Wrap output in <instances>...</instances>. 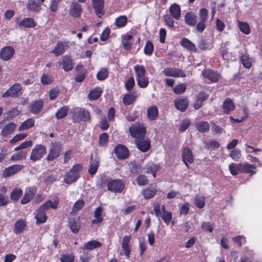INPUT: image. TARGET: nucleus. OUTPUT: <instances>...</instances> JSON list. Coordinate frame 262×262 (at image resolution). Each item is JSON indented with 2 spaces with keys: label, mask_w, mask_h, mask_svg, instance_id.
Returning <instances> with one entry per match:
<instances>
[{
  "label": "nucleus",
  "mask_w": 262,
  "mask_h": 262,
  "mask_svg": "<svg viewBox=\"0 0 262 262\" xmlns=\"http://www.w3.org/2000/svg\"><path fill=\"white\" fill-rule=\"evenodd\" d=\"M230 156L234 161H238L242 155L240 150L238 148H235L231 151Z\"/></svg>",
  "instance_id": "54"
},
{
  "label": "nucleus",
  "mask_w": 262,
  "mask_h": 262,
  "mask_svg": "<svg viewBox=\"0 0 262 262\" xmlns=\"http://www.w3.org/2000/svg\"><path fill=\"white\" fill-rule=\"evenodd\" d=\"M41 82L42 84L48 85L52 83L53 81L52 77L47 74H44L41 77Z\"/></svg>",
  "instance_id": "58"
},
{
  "label": "nucleus",
  "mask_w": 262,
  "mask_h": 262,
  "mask_svg": "<svg viewBox=\"0 0 262 262\" xmlns=\"http://www.w3.org/2000/svg\"><path fill=\"white\" fill-rule=\"evenodd\" d=\"M133 36L130 34H126L122 36V42L123 48L126 50H129L132 47L131 40Z\"/></svg>",
  "instance_id": "31"
},
{
  "label": "nucleus",
  "mask_w": 262,
  "mask_h": 262,
  "mask_svg": "<svg viewBox=\"0 0 262 262\" xmlns=\"http://www.w3.org/2000/svg\"><path fill=\"white\" fill-rule=\"evenodd\" d=\"M72 118L74 122H86L90 120L91 115L89 112L82 108H76L73 111Z\"/></svg>",
  "instance_id": "1"
},
{
  "label": "nucleus",
  "mask_w": 262,
  "mask_h": 262,
  "mask_svg": "<svg viewBox=\"0 0 262 262\" xmlns=\"http://www.w3.org/2000/svg\"><path fill=\"white\" fill-rule=\"evenodd\" d=\"M200 20L206 21L208 16V11L206 8H201L199 11Z\"/></svg>",
  "instance_id": "60"
},
{
  "label": "nucleus",
  "mask_w": 262,
  "mask_h": 262,
  "mask_svg": "<svg viewBox=\"0 0 262 262\" xmlns=\"http://www.w3.org/2000/svg\"><path fill=\"white\" fill-rule=\"evenodd\" d=\"M241 61L245 68L250 69L251 67L252 63L248 54H245L242 55Z\"/></svg>",
  "instance_id": "47"
},
{
  "label": "nucleus",
  "mask_w": 262,
  "mask_h": 262,
  "mask_svg": "<svg viewBox=\"0 0 262 262\" xmlns=\"http://www.w3.org/2000/svg\"><path fill=\"white\" fill-rule=\"evenodd\" d=\"M190 121L189 119H185L182 121L180 124L179 130L181 132L185 131L190 125Z\"/></svg>",
  "instance_id": "63"
},
{
  "label": "nucleus",
  "mask_w": 262,
  "mask_h": 262,
  "mask_svg": "<svg viewBox=\"0 0 262 262\" xmlns=\"http://www.w3.org/2000/svg\"><path fill=\"white\" fill-rule=\"evenodd\" d=\"M108 140V135L106 133H103L99 136V143L100 145L104 146L107 142Z\"/></svg>",
  "instance_id": "61"
},
{
  "label": "nucleus",
  "mask_w": 262,
  "mask_h": 262,
  "mask_svg": "<svg viewBox=\"0 0 262 262\" xmlns=\"http://www.w3.org/2000/svg\"><path fill=\"white\" fill-rule=\"evenodd\" d=\"M15 21L20 27L33 28L36 25L34 19L32 18L27 17L22 20H19L18 18H16Z\"/></svg>",
  "instance_id": "18"
},
{
  "label": "nucleus",
  "mask_w": 262,
  "mask_h": 262,
  "mask_svg": "<svg viewBox=\"0 0 262 262\" xmlns=\"http://www.w3.org/2000/svg\"><path fill=\"white\" fill-rule=\"evenodd\" d=\"M196 128L200 133H206L209 132L210 125L207 121H201L196 124Z\"/></svg>",
  "instance_id": "40"
},
{
  "label": "nucleus",
  "mask_w": 262,
  "mask_h": 262,
  "mask_svg": "<svg viewBox=\"0 0 262 262\" xmlns=\"http://www.w3.org/2000/svg\"><path fill=\"white\" fill-rule=\"evenodd\" d=\"M36 192V188L35 186L27 187L23 199L21 201V204H26L34 197Z\"/></svg>",
  "instance_id": "14"
},
{
  "label": "nucleus",
  "mask_w": 262,
  "mask_h": 262,
  "mask_svg": "<svg viewBox=\"0 0 262 262\" xmlns=\"http://www.w3.org/2000/svg\"><path fill=\"white\" fill-rule=\"evenodd\" d=\"M103 209L101 207H98L94 211V219L92 221L93 224L101 223L103 221Z\"/></svg>",
  "instance_id": "24"
},
{
  "label": "nucleus",
  "mask_w": 262,
  "mask_h": 262,
  "mask_svg": "<svg viewBox=\"0 0 262 262\" xmlns=\"http://www.w3.org/2000/svg\"><path fill=\"white\" fill-rule=\"evenodd\" d=\"M101 90L99 88H96L90 92L88 98L90 100H96L101 96Z\"/></svg>",
  "instance_id": "41"
},
{
  "label": "nucleus",
  "mask_w": 262,
  "mask_h": 262,
  "mask_svg": "<svg viewBox=\"0 0 262 262\" xmlns=\"http://www.w3.org/2000/svg\"><path fill=\"white\" fill-rule=\"evenodd\" d=\"M99 160L96 158L91 162L88 170L89 173L91 174H95L99 167Z\"/></svg>",
  "instance_id": "44"
},
{
  "label": "nucleus",
  "mask_w": 262,
  "mask_h": 262,
  "mask_svg": "<svg viewBox=\"0 0 262 262\" xmlns=\"http://www.w3.org/2000/svg\"><path fill=\"white\" fill-rule=\"evenodd\" d=\"M202 75L204 78L207 79L211 82H216L220 78V74L212 70H205L202 72Z\"/></svg>",
  "instance_id": "9"
},
{
  "label": "nucleus",
  "mask_w": 262,
  "mask_h": 262,
  "mask_svg": "<svg viewBox=\"0 0 262 262\" xmlns=\"http://www.w3.org/2000/svg\"><path fill=\"white\" fill-rule=\"evenodd\" d=\"M182 157L183 162L189 168L188 163H192L194 160L191 150L188 147H184L182 150Z\"/></svg>",
  "instance_id": "11"
},
{
  "label": "nucleus",
  "mask_w": 262,
  "mask_h": 262,
  "mask_svg": "<svg viewBox=\"0 0 262 262\" xmlns=\"http://www.w3.org/2000/svg\"><path fill=\"white\" fill-rule=\"evenodd\" d=\"M181 45L189 51L192 52L196 51L195 45L187 38H183L181 42Z\"/></svg>",
  "instance_id": "28"
},
{
  "label": "nucleus",
  "mask_w": 262,
  "mask_h": 262,
  "mask_svg": "<svg viewBox=\"0 0 262 262\" xmlns=\"http://www.w3.org/2000/svg\"><path fill=\"white\" fill-rule=\"evenodd\" d=\"M60 150L61 147L60 145L57 143H53L46 159L48 161H52L59 156Z\"/></svg>",
  "instance_id": "15"
},
{
  "label": "nucleus",
  "mask_w": 262,
  "mask_h": 262,
  "mask_svg": "<svg viewBox=\"0 0 262 262\" xmlns=\"http://www.w3.org/2000/svg\"><path fill=\"white\" fill-rule=\"evenodd\" d=\"M242 172L250 173L251 175L255 173L254 170L256 168V167L252 164H250L248 162H245L243 164L242 163Z\"/></svg>",
  "instance_id": "33"
},
{
  "label": "nucleus",
  "mask_w": 262,
  "mask_h": 262,
  "mask_svg": "<svg viewBox=\"0 0 262 262\" xmlns=\"http://www.w3.org/2000/svg\"><path fill=\"white\" fill-rule=\"evenodd\" d=\"M47 148L42 144H36L32 148L30 156V159L33 161L40 160L46 154Z\"/></svg>",
  "instance_id": "2"
},
{
  "label": "nucleus",
  "mask_w": 262,
  "mask_h": 262,
  "mask_svg": "<svg viewBox=\"0 0 262 262\" xmlns=\"http://www.w3.org/2000/svg\"><path fill=\"white\" fill-rule=\"evenodd\" d=\"M241 166L242 163L235 164L232 163L229 167L230 173L232 175L235 176L237 174L238 172H242Z\"/></svg>",
  "instance_id": "42"
},
{
  "label": "nucleus",
  "mask_w": 262,
  "mask_h": 262,
  "mask_svg": "<svg viewBox=\"0 0 262 262\" xmlns=\"http://www.w3.org/2000/svg\"><path fill=\"white\" fill-rule=\"evenodd\" d=\"M23 167L22 165L18 164L10 166L4 169L2 173V177L4 178L11 177L23 168Z\"/></svg>",
  "instance_id": "13"
},
{
  "label": "nucleus",
  "mask_w": 262,
  "mask_h": 262,
  "mask_svg": "<svg viewBox=\"0 0 262 262\" xmlns=\"http://www.w3.org/2000/svg\"><path fill=\"white\" fill-rule=\"evenodd\" d=\"M84 206V201L82 200H79L75 202L74 204L72 212L71 213L72 216H77L76 215V212L81 210Z\"/></svg>",
  "instance_id": "46"
},
{
  "label": "nucleus",
  "mask_w": 262,
  "mask_h": 262,
  "mask_svg": "<svg viewBox=\"0 0 262 262\" xmlns=\"http://www.w3.org/2000/svg\"><path fill=\"white\" fill-rule=\"evenodd\" d=\"M21 89L22 88L20 84L15 83L3 94L2 97H16L19 96Z\"/></svg>",
  "instance_id": "6"
},
{
  "label": "nucleus",
  "mask_w": 262,
  "mask_h": 262,
  "mask_svg": "<svg viewBox=\"0 0 262 262\" xmlns=\"http://www.w3.org/2000/svg\"><path fill=\"white\" fill-rule=\"evenodd\" d=\"M166 208L165 205H161L159 202H156L154 204V210L156 217L160 218L162 216V213L165 211Z\"/></svg>",
  "instance_id": "35"
},
{
  "label": "nucleus",
  "mask_w": 262,
  "mask_h": 262,
  "mask_svg": "<svg viewBox=\"0 0 262 262\" xmlns=\"http://www.w3.org/2000/svg\"><path fill=\"white\" fill-rule=\"evenodd\" d=\"M93 5L96 14L98 17H101L104 14L103 12L104 7V0H93Z\"/></svg>",
  "instance_id": "19"
},
{
  "label": "nucleus",
  "mask_w": 262,
  "mask_h": 262,
  "mask_svg": "<svg viewBox=\"0 0 262 262\" xmlns=\"http://www.w3.org/2000/svg\"><path fill=\"white\" fill-rule=\"evenodd\" d=\"M237 26L240 31L246 35H248L251 32L249 24L246 22L237 21Z\"/></svg>",
  "instance_id": "39"
},
{
  "label": "nucleus",
  "mask_w": 262,
  "mask_h": 262,
  "mask_svg": "<svg viewBox=\"0 0 262 262\" xmlns=\"http://www.w3.org/2000/svg\"><path fill=\"white\" fill-rule=\"evenodd\" d=\"M35 120L33 118H29L23 122L18 127L19 131L25 130L32 127L34 125Z\"/></svg>",
  "instance_id": "36"
},
{
  "label": "nucleus",
  "mask_w": 262,
  "mask_h": 262,
  "mask_svg": "<svg viewBox=\"0 0 262 262\" xmlns=\"http://www.w3.org/2000/svg\"><path fill=\"white\" fill-rule=\"evenodd\" d=\"M235 106L230 98H226L223 103V110L225 114H228L235 110Z\"/></svg>",
  "instance_id": "23"
},
{
  "label": "nucleus",
  "mask_w": 262,
  "mask_h": 262,
  "mask_svg": "<svg viewBox=\"0 0 262 262\" xmlns=\"http://www.w3.org/2000/svg\"><path fill=\"white\" fill-rule=\"evenodd\" d=\"M124 188V184L121 180L111 179L108 181L107 189L111 192L120 193L122 191Z\"/></svg>",
  "instance_id": "5"
},
{
  "label": "nucleus",
  "mask_w": 262,
  "mask_h": 262,
  "mask_svg": "<svg viewBox=\"0 0 262 262\" xmlns=\"http://www.w3.org/2000/svg\"><path fill=\"white\" fill-rule=\"evenodd\" d=\"M108 75V72L106 69H102L97 74V78L99 80L105 79Z\"/></svg>",
  "instance_id": "59"
},
{
  "label": "nucleus",
  "mask_w": 262,
  "mask_h": 262,
  "mask_svg": "<svg viewBox=\"0 0 262 262\" xmlns=\"http://www.w3.org/2000/svg\"><path fill=\"white\" fill-rule=\"evenodd\" d=\"M27 136V134H18L15 136L12 139H11L10 141V142L11 144L15 143L17 142H18L23 139H24Z\"/></svg>",
  "instance_id": "64"
},
{
  "label": "nucleus",
  "mask_w": 262,
  "mask_h": 262,
  "mask_svg": "<svg viewBox=\"0 0 262 262\" xmlns=\"http://www.w3.org/2000/svg\"><path fill=\"white\" fill-rule=\"evenodd\" d=\"M82 166L80 164H75L67 173V184H71L77 181L80 176L79 172L82 170Z\"/></svg>",
  "instance_id": "3"
},
{
  "label": "nucleus",
  "mask_w": 262,
  "mask_h": 262,
  "mask_svg": "<svg viewBox=\"0 0 262 262\" xmlns=\"http://www.w3.org/2000/svg\"><path fill=\"white\" fill-rule=\"evenodd\" d=\"M185 21L189 26H195L197 23L198 17L193 12H188L185 15Z\"/></svg>",
  "instance_id": "21"
},
{
  "label": "nucleus",
  "mask_w": 262,
  "mask_h": 262,
  "mask_svg": "<svg viewBox=\"0 0 262 262\" xmlns=\"http://www.w3.org/2000/svg\"><path fill=\"white\" fill-rule=\"evenodd\" d=\"M138 149L142 152L147 151L150 147V142L149 139L142 137L136 139L135 141Z\"/></svg>",
  "instance_id": "7"
},
{
  "label": "nucleus",
  "mask_w": 262,
  "mask_h": 262,
  "mask_svg": "<svg viewBox=\"0 0 262 262\" xmlns=\"http://www.w3.org/2000/svg\"><path fill=\"white\" fill-rule=\"evenodd\" d=\"M64 51V46L63 43L58 42L55 49L52 51L56 56H59L63 54Z\"/></svg>",
  "instance_id": "51"
},
{
  "label": "nucleus",
  "mask_w": 262,
  "mask_h": 262,
  "mask_svg": "<svg viewBox=\"0 0 262 262\" xmlns=\"http://www.w3.org/2000/svg\"><path fill=\"white\" fill-rule=\"evenodd\" d=\"M43 102L41 100H36L30 105V112L34 114L40 112L43 107Z\"/></svg>",
  "instance_id": "30"
},
{
  "label": "nucleus",
  "mask_w": 262,
  "mask_h": 262,
  "mask_svg": "<svg viewBox=\"0 0 262 262\" xmlns=\"http://www.w3.org/2000/svg\"><path fill=\"white\" fill-rule=\"evenodd\" d=\"M134 71L136 73V78L145 75V68L143 65L136 64L134 67Z\"/></svg>",
  "instance_id": "43"
},
{
  "label": "nucleus",
  "mask_w": 262,
  "mask_h": 262,
  "mask_svg": "<svg viewBox=\"0 0 262 262\" xmlns=\"http://www.w3.org/2000/svg\"><path fill=\"white\" fill-rule=\"evenodd\" d=\"M135 86V80L133 77H129L125 83V88L126 91H131Z\"/></svg>",
  "instance_id": "57"
},
{
  "label": "nucleus",
  "mask_w": 262,
  "mask_h": 262,
  "mask_svg": "<svg viewBox=\"0 0 262 262\" xmlns=\"http://www.w3.org/2000/svg\"><path fill=\"white\" fill-rule=\"evenodd\" d=\"M14 49L11 46H6L0 51V58L4 61L10 60L14 55Z\"/></svg>",
  "instance_id": "12"
},
{
  "label": "nucleus",
  "mask_w": 262,
  "mask_h": 262,
  "mask_svg": "<svg viewBox=\"0 0 262 262\" xmlns=\"http://www.w3.org/2000/svg\"><path fill=\"white\" fill-rule=\"evenodd\" d=\"M23 194V190L20 189H15L10 194V199L14 201H17Z\"/></svg>",
  "instance_id": "50"
},
{
  "label": "nucleus",
  "mask_w": 262,
  "mask_h": 262,
  "mask_svg": "<svg viewBox=\"0 0 262 262\" xmlns=\"http://www.w3.org/2000/svg\"><path fill=\"white\" fill-rule=\"evenodd\" d=\"M16 124L14 122H11L6 125L2 129L1 135L3 137L7 136L11 134L16 128Z\"/></svg>",
  "instance_id": "27"
},
{
  "label": "nucleus",
  "mask_w": 262,
  "mask_h": 262,
  "mask_svg": "<svg viewBox=\"0 0 262 262\" xmlns=\"http://www.w3.org/2000/svg\"><path fill=\"white\" fill-rule=\"evenodd\" d=\"M159 116V110L157 106L152 105L147 110V117L150 121L156 120Z\"/></svg>",
  "instance_id": "20"
},
{
  "label": "nucleus",
  "mask_w": 262,
  "mask_h": 262,
  "mask_svg": "<svg viewBox=\"0 0 262 262\" xmlns=\"http://www.w3.org/2000/svg\"><path fill=\"white\" fill-rule=\"evenodd\" d=\"M69 227L72 232L77 233L78 232L80 228V223L79 219L78 216H74L73 218L70 217L69 218Z\"/></svg>",
  "instance_id": "16"
},
{
  "label": "nucleus",
  "mask_w": 262,
  "mask_h": 262,
  "mask_svg": "<svg viewBox=\"0 0 262 262\" xmlns=\"http://www.w3.org/2000/svg\"><path fill=\"white\" fill-rule=\"evenodd\" d=\"M138 85L141 88H146L149 83L148 78L145 75L136 78Z\"/></svg>",
  "instance_id": "45"
},
{
  "label": "nucleus",
  "mask_w": 262,
  "mask_h": 262,
  "mask_svg": "<svg viewBox=\"0 0 262 262\" xmlns=\"http://www.w3.org/2000/svg\"><path fill=\"white\" fill-rule=\"evenodd\" d=\"M189 102L186 98L180 97L176 99L174 101V104L176 107L183 112L188 107Z\"/></svg>",
  "instance_id": "17"
},
{
  "label": "nucleus",
  "mask_w": 262,
  "mask_h": 262,
  "mask_svg": "<svg viewBox=\"0 0 262 262\" xmlns=\"http://www.w3.org/2000/svg\"><path fill=\"white\" fill-rule=\"evenodd\" d=\"M154 50V46L153 44L150 41H148L146 42L144 49V52L146 55H151L152 53Z\"/></svg>",
  "instance_id": "55"
},
{
  "label": "nucleus",
  "mask_w": 262,
  "mask_h": 262,
  "mask_svg": "<svg viewBox=\"0 0 262 262\" xmlns=\"http://www.w3.org/2000/svg\"><path fill=\"white\" fill-rule=\"evenodd\" d=\"M161 217L165 224L168 225L172 220V215L171 212L165 210V211L162 212Z\"/></svg>",
  "instance_id": "53"
},
{
  "label": "nucleus",
  "mask_w": 262,
  "mask_h": 262,
  "mask_svg": "<svg viewBox=\"0 0 262 262\" xmlns=\"http://www.w3.org/2000/svg\"><path fill=\"white\" fill-rule=\"evenodd\" d=\"M186 90V84L185 83H181L176 85L173 89V92L177 95L183 94Z\"/></svg>",
  "instance_id": "52"
},
{
  "label": "nucleus",
  "mask_w": 262,
  "mask_h": 262,
  "mask_svg": "<svg viewBox=\"0 0 262 262\" xmlns=\"http://www.w3.org/2000/svg\"><path fill=\"white\" fill-rule=\"evenodd\" d=\"M163 73L166 76H170L173 77H185V74L182 70L178 68H165Z\"/></svg>",
  "instance_id": "10"
},
{
  "label": "nucleus",
  "mask_w": 262,
  "mask_h": 262,
  "mask_svg": "<svg viewBox=\"0 0 262 262\" xmlns=\"http://www.w3.org/2000/svg\"><path fill=\"white\" fill-rule=\"evenodd\" d=\"M169 12L172 17L178 20L181 17V8L180 6L176 3H174L169 7Z\"/></svg>",
  "instance_id": "25"
},
{
  "label": "nucleus",
  "mask_w": 262,
  "mask_h": 262,
  "mask_svg": "<svg viewBox=\"0 0 262 262\" xmlns=\"http://www.w3.org/2000/svg\"><path fill=\"white\" fill-rule=\"evenodd\" d=\"M114 151L117 157L119 159H126L129 156L128 149L125 146L121 144H118L116 146Z\"/></svg>",
  "instance_id": "8"
},
{
  "label": "nucleus",
  "mask_w": 262,
  "mask_h": 262,
  "mask_svg": "<svg viewBox=\"0 0 262 262\" xmlns=\"http://www.w3.org/2000/svg\"><path fill=\"white\" fill-rule=\"evenodd\" d=\"M129 131L133 137L138 139L145 136L146 128L143 124L135 123L129 127Z\"/></svg>",
  "instance_id": "4"
},
{
  "label": "nucleus",
  "mask_w": 262,
  "mask_h": 262,
  "mask_svg": "<svg viewBox=\"0 0 262 262\" xmlns=\"http://www.w3.org/2000/svg\"><path fill=\"white\" fill-rule=\"evenodd\" d=\"M160 167L158 165L150 163L145 165L146 172L151 173L153 177H155L157 172L159 170Z\"/></svg>",
  "instance_id": "32"
},
{
  "label": "nucleus",
  "mask_w": 262,
  "mask_h": 262,
  "mask_svg": "<svg viewBox=\"0 0 262 262\" xmlns=\"http://www.w3.org/2000/svg\"><path fill=\"white\" fill-rule=\"evenodd\" d=\"M101 245L102 244L100 242L96 240H93L84 243L82 249L83 250H92L101 247Z\"/></svg>",
  "instance_id": "29"
},
{
  "label": "nucleus",
  "mask_w": 262,
  "mask_h": 262,
  "mask_svg": "<svg viewBox=\"0 0 262 262\" xmlns=\"http://www.w3.org/2000/svg\"><path fill=\"white\" fill-rule=\"evenodd\" d=\"M69 12L73 16L75 17H79L82 12L81 5L76 2H73L70 7Z\"/></svg>",
  "instance_id": "22"
},
{
  "label": "nucleus",
  "mask_w": 262,
  "mask_h": 262,
  "mask_svg": "<svg viewBox=\"0 0 262 262\" xmlns=\"http://www.w3.org/2000/svg\"><path fill=\"white\" fill-rule=\"evenodd\" d=\"M35 217L37 225L43 224L45 223L47 220V216L46 215V212L40 209H38Z\"/></svg>",
  "instance_id": "34"
},
{
  "label": "nucleus",
  "mask_w": 262,
  "mask_h": 262,
  "mask_svg": "<svg viewBox=\"0 0 262 262\" xmlns=\"http://www.w3.org/2000/svg\"><path fill=\"white\" fill-rule=\"evenodd\" d=\"M26 226V222L25 220L20 219L16 221L14 225L13 232L16 234L22 233Z\"/></svg>",
  "instance_id": "26"
},
{
  "label": "nucleus",
  "mask_w": 262,
  "mask_h": 262,
  "mask_svg": "<svg viewBox=\"0 0 262 262\" xmlns=\"http://www.w3.org/2000/svg\"><path fill=\"white\" fill-rule=\"evenodd\" d=\"M26 7L28 10L33 12H38L41 9L39 3H36L34 0H28Z\"/></svg>",
  "instance_id": "37"
},
{
  "label": "nucleus",
  "mask_w": 262,
  "mask_h": 262,
  "mask_svg": "<svg viewBox=\"0 0 262 262\" xmlns=\"http://www.w3.org/2000/svg\"><path fill=\"white\" fill-rule=\"evenodd\" d=\"M136 96L132 94H126L122 98L123 103L125 105H129L134 103L136 100Z\"/></svg>",
  "instance_id": "38"
},
{
  "label": "nucleus",
  "mask_w": 262,
  "mask_h": 262,
  "mask_svg": "<svg viewBox=\"0 0 262 262\" xmlns=\"http://www.w3.org/2000/svg\"><path fill=\"white\" fill-rule=\"evenodd\" d=\"M137 183L140 186H143L148 183V180L144 175H139L137 178Z\"/></svg>",
  "instance_id": "62"
},
{
  "label": "nucleus",
  "mask_w": 262,
  "mask_h": 262,
  "mask_svg": "<svg viewBox=\"0 0 262 262\" xmlns=\"http://www.w3.org/2000/svg\"><path fill=\"white\" fill-rule=\"evenodd\" d=\"M127 18L125 15H121L118 17L115 20V24L118 28H122L125 26L127 23Z\"/></svg>",
  "instance_id": "48"
},
{
  "label": "nucleus",
  "mask_w": 262,
  "mask_h": 262,
  "mask_svg": "<svg viewBox=\"0 0 262 262\" xmlns=\"http://www.w3.org/2000/svg\"><path fill=\"white\" fill-rule=\"evenodd\" d=\"M195 204L197 207L202 208L205 206V198L203 196L198 195L196 196Z\"/></svg>",
  "instance_id": "56"
},
{
  "label": "nucleus",
  "mask_w": 262,
  "mask_h": 262,
  "mask_svg": "<svg viewBox=\"0 0 262 262\" xmlns=\"http://www.w3.org/2000/svg\"><path fill=\"white\" fill-rule=\"evenodd\" d=\"M156 189L154 188H147L143 190V195L146 199H150L156 194Z\"/></svg>",
  "instance_id": "49"
}]
</instances>
